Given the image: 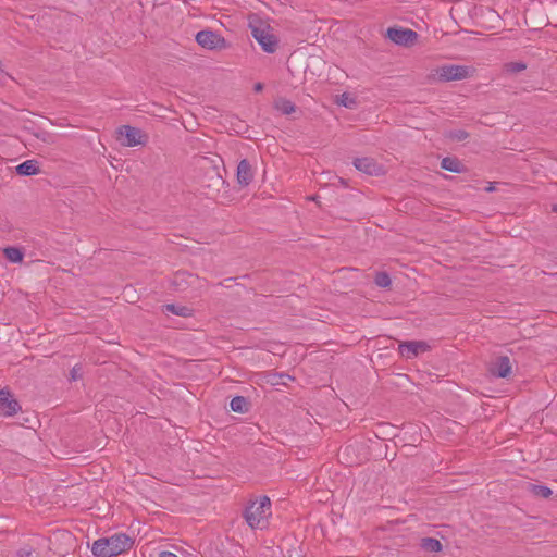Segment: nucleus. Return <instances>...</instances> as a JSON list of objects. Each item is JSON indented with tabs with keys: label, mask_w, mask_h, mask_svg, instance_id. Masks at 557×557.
Masks as SVG:
<instances>
[{
	"label": "nucleus",
	"mask_w": 557,
	"mask_h": 557,
	"mask_svg": "<svg viewBox=\"0 0 557 557\" xmlns=\"http://www.w3.org/2000/svg\"><path fill=\"white\" fill-rule=\"evenodd\" d=\"M530 487H531V492L533 494L541 496V497H548L552 494V491L546 486L530 485Z\"/></svg>",
	"instance_id": "obj_21"
},
{
	"label": "nucleus",
	"mask_w": 557,
	"mask_h": 557,
	"mask_svg": "<svg viewBox=\"0 0 557 557\" xmlns=\"http://www.w3.org/2000/svg\"><path fill=\"white\" fill-rule=\"evenodd\" d=\"M441 164L443 169L454 173H460L462 171V164L455 158H444Z\"/></svg>",
	"instance_id": "obj_16"
},
{
	"label": "nucleus",
	"mask_w": 557,
	"mask_h": 557,
	"mask_svg": "<svg viewBox=\"0 0 557 557\" xmlns=\"http://www.w3.org/2000/svg\"><path fill=\"white\" fill-rule=\"evenodd\" d=\"M337 103L351 109L356 106V99L350 94L344 92L338 96Z\"/></svg>",
	"instance_id": "obj_20"
},
{
	"label": "nucleus",
	"mask_w": 557,
	"mask_h": 557,
	"mask_svg": "<svg viewBox=\"0 0 557 557\" xmlns=\"http://www.w3.org/2000/svg\"><path fill=\"white\" fill-rule=\"evenodd\" d=\"M3 255L12 263H22L24 259V251L18 247H5L3 248Z\"/></svg>",
	"instance_id": "obj_14"
},
{
	"label": "nucleus",
	"mask_w": 557,
	"mask_h": 557,
	"mask_svg": "<svg viewBox=\"0 0 557 557\" xmlns=\"http://www.w3.org/2000/svg\"><path fill=\"white\" fill-rule=\"evenodd\" d=\"M389 40L398 46L411 47L417 42L418 34L409 28L389 27L386 32Z\"/></svg>",
	"instance_id": "obj_6"
},
{
	"label": "nucleus",
	"mask_w": 557,
	"mask_h": 557,
	"mask_svg": "<svg viewBox=\"0 0 557 557\" xmlns=\"http://www.w3.org/2000/svg\"><path fill=\"white\" fill-rule=\"evenodd\" d=\"M285 380H292V377L289 375H285V374L273 375L271 383H272V385H277L281 383L286 385L287 383Z\"/></svg>",
	"instance_id": "obj_24"
},
{
	"label": "nucleus",
	"mask_w": 557,
	"mask_h": 557,
	"mask_svg": "<svg viewBox=\"0 0 557 557\" xmlns=\"http://www.w3.org/2000/svg\"><path fill=\"white\" fill-rule=\"evenodd\" d=\"M493 189H494V188H493V186H488V187H487V190H488V191H492Z\"/></svg>",
	"instance_id": "obj_31"
},
{
	"label": "nucleus",
	"mask_w": 557,
	"mask_h": 557,
	"mask_svg": "<svg viewBox=\"0 0 557 557\" xmlns=\"http://www.w3.org/2000/svg\"><path fill=\"white\" fill-rule=\"evenodd\" d=\"M255 176V171L251 166V164L246 160H242L237 165V183L242 187L248 186Z\"/></svg>",
	"instance_id": "obj_9"
},
{
	"label": "nucleus",
	"mask_w": 557,
	"mask_h": 557,
	"mask_svg": "<svg viewBox=\"0 0 557 557\" xmlns=\"http://www.w3.org/2000/svg\"><path fill=\"white\" fill-rule=\"evenodd\" d=\"M82 376V368L78 366L73 367L71 370V380L76 381Z\"/></svg>",
	"instance_id": "obj_25"
},
{
	"label": "nucleus",
	"mask_w": 557,
	"mask_h": 557,
	"mask_svg": "<svg viewBox=\"0 0 557 557\" xmlns=\"http://www.w3.org/2000/svg\"><path fill=\"white\" fill-rule=\"evenodd\" d=\"M467 137V134L465 132H458L455 136L457 140H462Z\"/></svg>",
	"instance_id": "obj_28"
},
{
	"label": "nucleus",
	"mask_w": 557,
	"mask_h": 557,
	"mask_svg": "<svg viewBox=\"0 0 557 557\" xmlns=\"http://www.w3.org/2000/svg\"><path fill=\"white\" fill-rule=\"evenodd\" d=\"M230 407L234 412H245L246 407H247V401L244 397L237 396L231 400Z\"/></svg>",
	"instance_id": "obj_18"
},
{
	"label": "nucleus",
	"mask_w": 557,
	"mask_h": 557,
	"mask_svg": "<svg viewBox=\"0 0 557 557\" xmlns=\"http://www.w3.org/2000/svg\"><path fill=\"white\" fill-rule=\"evenodd\" d=\"M251 35L267 53H274L278 46V39L270 26L259 23L251 25Z\"/></svg>",
	"instance_id": "obj_3"
},
{
	"label": "nucleus",
	"mask_w": 557,
	"mask_h": 557,
	"mask_svg": "<svg viewBox=\"0 0 557 557\" xmlns=\"http://www.w3.org/2000/svg\"><path fill=\"white\" fill-rule=\"evenodd\" d=\"M469 74V67L457 64H446L436 70L437 78L443 82L465 79Z\"/></svg>",
	"instance_id": "obj_7"
},
{
	"label": "nucleus",
	"mask_w": 557,
	"mask_h": 557,
	"mask_svg": "<svg viewBox=\"0 0 557 557\" xmlns=\"http://www.w3.org/2000/svg\"><path fill=\"white\" fill-rule=\"evenodd\" d=\"M116 139L122 146L135 147L146 145L148 136L139 128L123 125L116 131Z\"/></svg>",
	"instance_id": "obj_4"
},
{
	"label": "nucleus",
	"mask_w": 557,
	"mask_h": 557,
	"mask_svg": "<svg viewBox=\"0 0 557 557\" xmlns=\"http://www.w3.org/2000/svg\"><path fill=\"white\" fill-rule=\"evenodd\" d=\"M375 283L380 287H388L391 285V278L387 273L380 272L375 276Z\"/></svg>",
	"instance_id": "obj_22"
},
{
	"label": "nucleus",
	"mask_w": 557,
	"mask_h": 557,
	"mask_svg": "<svg viewBox=\"0 0 557 557\" xmlns=\"http://www.w3.org/2000/svg\"><path fill=\"white\" fill-rule=\"evenodd\" d=\"M159 557H177V556L172 552L164 550L159 554Z\"/></svg>",
	"instance_id": "obj_27"
},
{
	"label": "nucleus",
	"mask_w": 557,
	"mask_h": 557,
	"mask_svg": "<svg viewBox=\"0 0 557 557\" xmlns=\"http://www.w3.org/2000/svg\"><path fill=\"white\" fill-rule=\"evenodd\" d=\"M18 175L30 176L39 173L38 161L30 159L22 162L15 168Z\"/></svg>",
	"instance_id": "obj_13"
},
{
	"label": "nucleus",
	"mask_w": 557,
	"mask_h": 557,
	"mask_svg": "<svg viewBox=\"0 0 557 557\" xmlns=\"http://www.w3.org/2000/svg\"><path fill=\"white\" fill-rule=\"evenodd\" d=\"M196 42L207 50H224L228 47L225 38L211 29H203L196 34Z\"/></svg>",
	"instance_id": "obj_5"
},
{
	"label": "nucleus",
	"mask_w": 557,
	"mask_h": 557,
	"mask_svg": "<svg viewBox=\"0 0 557 557\" xmlns=\"http://www.w3.org/2000/svg\"><path fill=\"white\" fill-rule=\"evenodd\" d=\"M165 310L181 317H188L191 313V310L184 306L166 305Z\"/></svg>",
	"instance_id": "obj_19"
},
{
	"label": "nucleus",
	"mask_w": 557,
	"mask_h": 557,
	"mask_svg": "<svg viewBox=\"0 0 557 557\" xmlns=\"http://www.w3.org/2000/svg\"><path fill=\"white\" fill-rule=\"evenodd\" d=\"M553 210H554L555 212H557V205H554V206H553Z\"/></svg>",
	"instance_id": "obj_30"
},
{
	"label": "nucleus",
	"mask_w": 557,
	"mask_h": 557,
	"mask_svg": "<svg viewBox=\"0 0 557 557\" xmlns=\"http://www.w3.org/2000/svg\"><path fill=\"white\" fill-rule=\"evenodd\" d=\"M133 542L125 534L99 539L94 542L91 550L96 557H113L131 548Z\"/></svg>",
	"instance_id": "obj_1"
},
{
	"label": "nucleus",
	"mask_w": 557,
	"mask_h": 557,
	"mask_svg": "<svg viewBox=\"0 0 557 557\" xmlns=\"http://www.w3.org/2000/svg\"><path fill=\"white\" fill-rule=\"evenodd\" d=\"M422 548L429 553H437L442 549V544L438 540L426 537L422 540Z\"/></svg>",
	"instance_id": "obj_17"
},
{
	"label": "nucleus",
	"mask_w": 557,
	"mask_h": 557,
	"mask_svg": "<svg viewBox=\"0 0 557 557\" xmlns=\"http://www.w3.org/2000/svg\"><path fill=\"white\" fill-rule=\"evenodd\" d=\"M262 89H263V85H262L261 83H257V84L255 85V90H256V91H258V92H259V91H261Z\"/></svg>",
	"instance_id": "obj_29"
},
{
	"label": "nucleus",
	"mask_w": 557,
	"mask_h": 557,
	"mask_svg": "<svg viewBox=\"0 0 557 557\" xmlns=\"http://www.w3.org/2000/svg\"><path fill=\"white\" fill-rule=\"evenodd\" d=\"M274 107L283 114H292L295 111V106L285 98H278L274 102Z\"/></svg>",
	"instance_id": "obj_15"
},
{
	"label": "nucleus",
	"mask_w": 557,
	"mask_h": 557,
	"mask_svg": "<svg viewBox=\"0 0 557 557\" xmlns=\"http://www.w3.org/2000/svg\"><path fill=\"white\" fill-rule=\"evenodd\" d=\"M18 404L9 392L0 391V411L4 416H12L18 410Z\"/></svg>",
	"instance_id": "obj_11"
},
{
	"label": "nucleus",
	"mask_w": 557,
	"mask_h": 557,
	"mask_svg": "<svg viewBox=\"0 0 557 557\" xmlns=\"http://www.w3.org/2000/svg\"><path fill=\"white\" fill-rule=\"evenodd\" d=\"M493 375L498 377H507L511 372V363L508 357H499L491 367Z\"/></svg>",
	"instance_id": "obj_12"
},
{
	"label": "nucleus",
	"mask_w": 557,
	"mask_h": 557,
	"mask_svg": "<svg viewBox=\"0 0 557 557\" xmlns=\"http://www.w3.org/2000/svg\"><path fill=\"white\" fill-rule=\"evenodd\" d=\"M18 556L20 557H33V552L29 548L24 547L18 550Z\"/></svg>",
	"instance_id": "obj_26"
},
{
	"label": "nucleus",
	"mask_w": 557,
	"mask_h": 557,
	"mask_svg": "<svg viewBox=\"0 0 557 557\" xmlns=\"http://www.w3.org/2000/svg\"><path fill=\"white\" fill-rule=\"evenodd\" d=\"M271 516V500L267 496L252 500L245 511V519L252 529L267 528Z\"/></svg>",
	"instance_id": "obj_2"
},
{
	"label": "nucleus",
	"mask_w": 557,
	"mask_h": 557,
	"mask_svg": "<svg viewBox=\"0 0 557 557\" xmlns=\"http://www.w3.org/2000/svg\"><path fill=\"white\" fill-rule=\"evenodd\" d=\"M525 69V64L522 62H511L506 65V70L508 72L517 73L523 71Z\"/></svg>",
	"instance_id": "obj_23"
},
{
	"label": "nucleus",
	"mask_w": 557,
	"mask_h": 557,
	"mask_svg": "<svg viewBox=\"0 0 557 557\" xmlns=\"http://www.w3.org/2000/svg\"><path fill=\"white\" fill-rule=\"evenodd\" d=\"M357 170L369 175H380L384 172L383 166L370 158H358L354 161Z\"/></svg>",
	"instance_id": "obj_10"
},
{
	"label": "nucleus",
	"mask_w": 557,
	"mask_h": 557,
	"mask_svg": "<svg viewBox=\"0 0 557 557\" xmlns=\"http://www.w3.org/2000/svg\"><path fill=\"white\" fill-rule=\"evenodd\" d=\"M399 352L403 357L410 359L430 349V345L423 341H412L399 344Z\"/></svg>",
	"instance_id": "obj_8"
}]
</instances>
